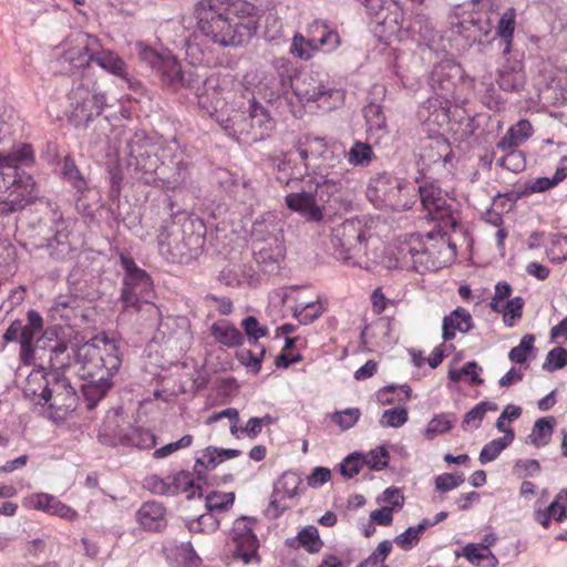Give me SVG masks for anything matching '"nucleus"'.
<instances>
[{
	"mask_svg": "<svg viewBox=\"0 0 567 567\" xmlns=\"http://www.w3.org/2000/svg\"><path fill=\"white\" fill-rule=\"evenodd\" d=\"M195 16L204 37L223 47H238L256 34L261 10L246 0H199Z\"/></svg>",
	"mask_w": 567,
	"mask_h": 567,
	"instance_id": "f257e3e1",
	"label": "nucleus"
},
{
	"mask_svg": "<svg viewBox=\"0 0 567 567\" xmlns=\"http://www.w3.org/2000/svg\"><path fill=\"white\" fill-rule=\"evenodd\" d=\"M404 259L417 271H435L451 264L455 256V246L446 234L431 231L425 235H410L401 248Z\"/></svg>",
	"mask_w": 567,
	"mask_h": 567,
	"instance_id": "f03ea898",
	"label": "nucleus"
},
{
	"mask_svg": "<svg viewBox=\"0 0 567 567\" xmlns=\"http://www.w3.org/2000/svg\"><path fill=\"white\" fill-rule=\"evenodd\" d=\"M80 352H83L85 355H91L92 358L96 357L99 362L94 365L101 369V375L83 385L87 408L93 409L96 402L101 400L112 386V377L121 367L118 346L115 340L101 336L85 343ZM91 377L94 378L93 373Z\"/></svg>",
	"mask_w": 567,
	"mask_h": 567,
	"instance_id": "7ed1b4c3",
	"label": "nucleus"
},
{
	"mask_svg": "<svg viewBox=\"0 0 567 567\" xmlns=\"http://www.w3.org/2000/svg\"><path fill=\"white\" fill-rule=\"evenodd\" d=\"M286 186L296 189L287 194L285 203L287 207L299 214L306 221L310 223H324L326 221V203L327 200L320 199L318 184L311 178L310 174L303 176H291Z\"/></svg>",
	"mask_w": 567,
	"mask_h": 567,
	"instance_id": "20e7f679",
	"label": "nucleus"
},
{
	"mask_svg": "<svg viewBox=\"0 0 567 567\" xmlns=\"http://www.w3.org/2000/svg\"><path fill=\"white\" fill-rule=\"evenodd\" d=\"M364 227L359 219H347L333 228L331 243L337 258L348 266L364 267L365 238Z\"/></svg>",
	"mask_w": 567,
	"mask_h": 567,
	"instance_id": "39448f33",
	"label": "nucleus"
},
{
	"mask_svg": "<svg viewBox=\"0 0 567 567\" xmlns=\"http://www.w3.org/2000/svg\"><path fill=\"white\" fill-rule=\"evenodd\" d=\"M70 116L76 126L86 125L87 122L102 114L106 106V96L90 78L75 82L69 93Z\"/></svg>",
	"mask_w": 567,
	"mask_h": 567,
	"instance_id": "423d86ee",
	"label": "nucleus"
},
{
	"mask_svg": "<svg viewBox=\"0 0 567 567\" xmlns=\"http://www.w3.org/2000/svg\"><path fill=\"white\" fill-rule=\"evenodd\" d=\"M301 103H316L319 109L330 111L342 102L343 94L330 87L316 72L299 73L290 86Z\"/></svg>",
	"mask_w": 567,
	"mask_h": 567,
	"instance_id": "0eeeda50",
	"label": "nucleus"
},
{
	"mask_svg": "<svg viewBox=\"0 0 567 567\" xmlns=\"http://www.w3.org/2000/svg\"><path fill=\"white\" fill-rule=\"evenodd\" d=\"M121 262L125 270L122 301L125 308L141 309L142 303L148 306V310L157 313V308L148 301L153 295V284L150 276L138 268L134 260L121 256Z\"/></svg>",
	"mask_w": 567,
	"mask_h": 567,
	"instance_id": "6e6552de",
	"label": "nucleus"
},
{
	"mask_svg": "<svg viewBox=\"0 0 567 567\" xmlns=\"http://www.w3.org/2000/svg\"><path fill=\"white\" fill-rule=\"evenodd\" d=\"M255 520L241 517L235 520L227 550L236 560L245 565L258 564L259 540L254 533Z\"/></svg>",
	"mask_w": 567,
	"mask_h": 567,
	"instance_id": "1a4fd4ad",
	"label": "nucleus"
},
{
	"mask_svg": "<svg viewBox=\"0 0 567 567\" xmlns=\"http://www.w3.org/2000/svg\"><path fill=\"white\" fill-rule=\"evenodd\" d=\"M44 406L54 422L65 420L76 409L78 395L68 379L53 375Z\"/></svg>",
	"mask_w": 567,
	"mask_h": 567,
	"instance_id": "9d476101",
	"label": "nucleus"
},
{
	"mask_svg": "<svg viewBox=\"0 0 567 567\" xmlns=\"http://www.w3.org/2000/svg\"><path fill=\"white\" fill-rule=\"evenodd\" d=\"M301 484V476L291 471L285 472L275 482L270 507L276 512V516H279L286 509L297 504L302 493Z\"/></svg>",
	"mask_w": 567,
	"mask_h": 567,
	"instance_id": "9b49d317",
	"label": "nucleus"
},
{
	"mask_svg": "<svg viewBox=\"0 0 567 567\" xmlns=\"http://www.w3.org/2000/svg\"><path fill=\"white\" fill-rule=\"evenodd\" d=\"M311 178L318 184L320 199L327 195V202L332 197L334 200H348L353 193V181L349 176V172H315Z\"/></svg>",
	"mask_w": 567,
	"mask_h": 567,
	"instance_id": "f8f14e48",
	"label": "nucleus"
},
{
	"mask_svg": "<svg viewBox=\"0 0 567 567\" xmlns=\"http://www.w3.org/2000/svg\"><path fill=\"white\" fill-rule=\"evenodd\" d=\"M367 13L385 28L389 33H394L402 23V10L399 0H359Z\"/></svg>",
	"mask_w": 567,
	"mask_h": 567,
	"instance_id": "ddd939ff",
	"label": "nucleus"
},
{
	"mask_svg": "<svg viewBox=\"0 0 567 567\" xmlns=\"http://www.w3.org/2000/svg\"><path fill=\"white\" fill-rule=\"evenodd\" d=\"M398 179L386 175H379L372 178L367 188V197L378 209L386 207H398L399 203L394 199Z\"/></svg>",
	"mask_w": 567,
	"mask_h": 567,
	"instance_id": "4468645a",
	"label": "nucleus"
},
{
	"mask_svg": "<svg viewBox=\"0 0 567 567\" xmlns=\"http://www.w3.org/2000/svg\"><path fill=\"white\" fill-rule=\"evenodd\" d=\"M24 505L49 515H55L69 522H73L79 517L75 509L62 503L56 496L48 493H35L25 497Z\"/></svg>",
	"mask_w": 567,
	"mask_h": 567,
	"instance_id": "2eb2a0df",
	"label": "nucleus"
},
{
	"mask_svg": "<svg viewBox=\"0 0 567 567\" xmlns=\"http://www.w3.org/2000/svg\"><path fill=\"white\" fill-rule=\"evenodd\" d=\"M419 196L431 219L443 220L451 216V207L447 204L446 195L434 184L420 186Z\"/></svg>",
	"mask_w": 567,
	"mask_h": 567,
	"instance_id": "dca6fc26",
	"label": "nucleus"
},
{
	"mask_svg": "<svg viewBox=\"0 0 567 567\" xmlns=\"http://www.w3.org/2000/svg\"><path fill=\"white\" fill-rule=\"evenodd\" d=\"M450 101L446 96H432L417 110V118L430 130L441 127L449 122Z\"/></svg>",
	"mask_w": 567,
	"mask_h": 567,
	"instance_id": "f3484780",
	"label": "nucleus"
},
{
	"mask_svg": "<svg viewBox=\"0 0 567 567\" xmlns=\"http://www.w3.org/2000/svg\"><path fill=\"white\" fill-rule=\"evenodd\" d=\"M526 83L524 64L518 59H507L498 69L497 84L499 89L507 92H518Z\"/></svg>",
	"mask_w": 567,
	"mask_h": 567,
	"instance_id": "a211bd4d",
	"label": "nucleus"
},
{
	"mask_svg": "<svg viewBox=\"0 0 567 567\" xmlns=\"http://www.w3.org/2000/svg\"><path fill=\"white\" fill-rule=\"evenodd\" d=\"M309 47L315 53L322 50L327 53L337 50L341 43L339 33L331 29L326 22L316 21L309 29Z\"/></svg>",
	"mask_w": 567,
	"mask_h": 567,
	"instance_id": "6ab92c4d",
	"label": "nucleus"
},
{
	"mask_svg": "<svg viewBox=\"0 0 567 567\" xmlns=\"http://www.w3.org/2000/svg\"><path fill=\"white\" fill-rule=\"evenodd\" d=\"M533 515L534 519L544 528L550 526L551 519L558 523L565 520L567 518V488L561 489L547 507L535 506Z\"/></svg>",
	"mask_w": 567,
	"mask_h": 567,
	"instance_id": "aec40b11",
	"label": "nucleus"
},
{
	"mask_svg": "<svg viewBox=\"0 0 567 567\" xmlns=\"http://www.w3.org/2000/svg\"><path fill=\"white\" fill-rule=\"evenodd\" d=\"M473 327V320L471 313L462 308L457 307L449 316L444 317L442 324V337L444 341L452 340L455 333H466Z\"/></svg>",
	"mask_w": 567,
	"mask_h": 567,
	"instance_id": "412c9836",
	"label": "nucleus"
},
{
	"mask_svg": "<svg viewBox=\"0 0 567 567\" xmlns=\"http://www.w3.org/2000/svg\"><path fill=\"white\" fill-rule=\"evenodd\" d=\"M51 381L47 379L43 369L33 370L27 378L24 395L35 404L44 408V400L50 391Z\"/></svg>",
	"mask_w": 567,
	"mask_h": 567,
	"instance_id": "4be33fe9",
	"label": "nucleus"
},
{
	"mask_svg": "<svg viewBox=\"0 0 567 567\" xmlns=\"http://www.w3.org/2000/svg\"><path fill=\"white\" fill-rule=\"evenodd\" d=\"M534 134V127L529 121L523 118L512 125L505 135L497 142L498 150L518 148Z\"/></svg>",
	"mask_w": 567,
	"mask_h": 567,
	"instance_id": "5701e85b",
	"label": "nucleus"
},
{
	"mask_svg": "<svg viewBox=\"0 0 567 567\" xmlns=\"http://www.w3.org/2000/svg\"><path fill=\"white\" fill-rule=\"evenodd\" d=\"M137 518L143 528L161 530L166 526L165 508L157 502H146L137 512Z\"/></svg>",
	"mask_w": 567,
	"mask_h": 567,
	"instance_id": "b1692460",
	"label": "nucleus"
},
{
	"mask_svg": "<svg viewBox=\"0 0 567 567\" xmlns=\"http://www.w3.org/2000/svg\"><path fill=\"white\" fill-rule=\"evenodd\" d=\"M295 148L300 159L305 162L306 171L309 167L306 162L308 158H326V154L328 153V144L324 138L309 135L300 137Z\"/></svg>",
	"mask_w": 567,
	"mask_h": 567,
	"instance_id": "393cba45",
	"label": "nucleus"
},
{
	"mask_svg": "<svg viewBox=\"0 0 567 567\" xmlns=\"http://www.w3.org/2000/svg\"><path fill=\"white\" fill-rule=\"evenodd\" d=\"M249 121L250 128L260 138L269 135L276 125L275 120L270 116L269 112L256 100L250 102Z\"/></svg>",
	"mask_w": 567,
	"mask_h": 567,
	"instance_id": "a878e982",
	"label": "nucleus"
},
{
	"mask_svg": "<svg viewBox=\"0 0 567 567\" xmlns=\"http://www.w3.org/2000/svg\"><path fill=\"white\" fill-rule=\"evenodd\" d=\"M156 71L172 85H192V81L185 79L178 61L169 52H165L164 60L158 68H156Z\"/></svg>",
	"mask_w": 567,
	"mask_h": 567,
	"instance_id": "bb28decb",
	"label": "nucleus"
},
{
	"mask_svg": "<svg viewBox=\"0 0 567 567\" xmlns=\"http://www.w3.org/2000/svg\"><path fill=\"white\" fill-rule=\"evenodd\" d=\"M449 153V142L445 138L439 136L430 138L424 144L420 156L424 164H435L440 162H445Z\"/></svg>",
	"mask_w": 567,
	"mask_h": 567,
	"instance_id": "cd10ccee",
	"label": "nucleus"
},
{
	"mask_svg": "<svg viewBox=\"0 0 567 567\" xmlns=\"http://www.w3.org/2000/svg\"><path fill=\"white\" fill-rule=\"evenodd\" d=\"M210 331L212 336L216 339V341L228 348H234L243 344V333L235 326L226 321L213 323Z\"/></svg>",
	"mask_w": 567,
	"mask_h": 567,
	"instance_id": "c85d7f7f",
	"label": "nucleus"
},
{
	"mask_svg": "<svg viewBox=\"0 0 567 567\" xmlns=\"http://www.w3.org/2000/svg\"><path fill=\"white\" fill-rule=\"evenodd\" d=\"M169 238V235L164 234L158 237V249L163 256L181 262L193 256L192 249L187 248L188 244L179 245L176 236L173 241Z\"/></svg>",
	"mask_w": 567,
	"mask_h": 567,
	"instance_id": "c756f323",
	"label": "nucleus"
},
{
	"mask_svg": "<svg viewBox=\"0 0 567 567\" xmlns=\"http://www.w3.org/2000/svg\"><path fill=\"white\" fill-rule=\"evenodd\" d=\"M363 113L370 136L381 137L386 131V121L382 107L370 103L364 107Z\"/></svg>",
	"mask_w": 567,
	"mask_h": 567,
	"instance_id": "7c9ffc66",
	"label": "nucleus"
},
{
	"mask_svg": "<svg viewBox=\"0 0 567 567\" xmlns=\"http://www.w3.org/2000/svg\"><path fill=\"white\" fill-rule=\"evenodd\" d=\"M93 61L105 71L127 80L125 62L112 51H102L94 55Z\"/></svg>",
	"mask_w": 567,
	"mask_h": 567,
	"instance_id": "2f4dec72",
	"label": "nucleus"
},
{
	"mask_svg": "<svg viewBox=\"0 0 567 567\" xmlns=\"http://www.w3.org/2000/svg\"><path fill=\"white\" fill-rule=\"evenodd\" d=\"M555 420L553 416H546L538 419L529 434V441L536 447L546 446L554 432Z\"/></svg>",
	"mask_w": 567,
	"mask_h": 567,
	"instance_id": "473e14b6",
	"label": "nucleus"
},
{
	"mask_svg": "<svg viewBox=\"0 0 567 567\" xmlns=\"http://www.w3.org/2000/svg\"><path fill=\"white\" fill-rule=\"evenodd\" d=\"M497 410V405L493 402H480L472 410H470L463 421L462 427L465 431L476 430L481 426L483 419L485 417L488 411L495 412Z\"/></svg>",
	"mask_w": 567,
	"mask_h": 567,
	"instance_id": "72a5a7b5",
	"label": "nucleus"
},
{
	"mask_svg": "<svg viewBox=\"0 0 567 567\" xmlns=\"http://www.w3.org/2000/svg\"><path fill=\"white\" fill-rule=\"evenodd\" d=\"M516 24V11L514 8H508L499 18L497 24V34L505 41L506 47L504 53L508 54L512 47L513 35Z\"/></svg>",
	"mask_w": 567,
	"mask_h": 567,
	"instance_id": "f704fd0d",
	"label": "nucleus"
},
{
	"mask_svg": "<svg viewBox=\"0 0 567 567\" xmlns=\"http://www.w3.org/2000/svg\"><path fill=\"white\" fill-rule=\"evenodd\" d=\"M514 437V432H507V435L485 444L480 453V462L487 464L494 461L513 442Z\"/></svg>",
	"mask_w": 567,
	"mask_h": 567,
	"instance_id": "c9c22d12",
	"label": "nucleus"
},
{
	"mask_svg": "<svg viewBox=\"0 0 567 567\" xmlns=\"http://www.w3.org/2000/svg\"><path fill=\"white\" fill-rule=\"evenodd\" d=\"M456 422L453 413H441L435 415L427 424L424 436L426 440H433L435 436L449 432Z\"/></svg>",
	"mask_w": 567,
	"mask_h": 567,
	"instance_id": "e433bc0d",
	"label": "nucleus"
},
{
	"mask_svg": "<svg viewBox=\"0 0 567 567\" xmlns=\"http://www.w3.org/2000/svg\"><path fill=\"white\" fill-rule=\"evenodd\" d=\"M374 157L371 146L363 142H355L346 153L348 163L352 166L365 167Z\"/></svg>",
	"mask_w": 567,
	"mask_h": 567,
	"instance_id": "4c0bfd02",
	"label": "nucleus"
},
{
	"mask_svg": "<svg viewBox=\"0 0 567 567\" xmlns=\"http://www.w3.org/2000/svg\"><path fill=\"white\" fill-rule=\"evenodd\" d=\"M315 297L308 288L289 287L284 292L282 301L289 306L293 313L295 309H300L305 303L313 301Z\"/></svg>",
	"mask_w": 567,
	"mask_h": 567,
	"instance_id": "58836bf2",
	"label": "nucleus"
},
{
	"mask_svg": "<svg viewBox=\"0 0 567 567\" xmlns=\"http://www.w3.org/2000/svg\"><path fill=\"white\" fill-rule=\"evenodd\" d=\"M430 527V519H423L416 526H411L394 539L395 544L403 550L412 549L420 540L422 533Z\"/></svg>",
	"mask_w": 567,
	"mask_h": 567,
	"instance_id": "ea45409f",
	"label": "nucleus"
},
{
	"mask_svg": "<svg viewBox=\"0 0 567 567\" xmlns=\"http://www.w3.org/2000/svg\"><path fill=\"white\" fill-rule=\"evenodd\" d=\"M324 311L323 303L319 297H315V300L305 303L302 308L295 309L292 316L301 323L309 324L318 319Z\"/></svg>",
	"mask_w": 567,
	"mask_h": 567,
	"instance_id": "a19ab883",
	"label": "nucleus"
},
{
	"mask_svg": "<svg viewBox=\"0 0 567 567\" xmlns=\"http://www.w3.org/2000/svg\"><path fill=\"white\" fill-rule=\"evenodd\" d=\"M504 156L497 161V165L513 173H519L526 167L525 155L517 148L501 150Z\"/></svg>",
	"mask_w": 567,
	"mask_h": 567,
	"instance_id": "79ce46f5",
	"label": "nucleus"
},
{
	"mask_svg": "<svg viewBox=\"0 0 567 567\" xmlns=\"http://www.w3.org/2000/svg\"><path fill=\"white\" fill-rule=\"evenodd\" d=\"M62 59L72 68L80 69L93 61L94 54L90 53L87 43L81 41L76 48L66 51Z\"/></svg>",
	"mask_w": 567,
	"mask_h": 567,
	"instance_id": "37998d69",
	"label": "nucleus"
},
{
	"mask_svg": "<svg viewBox=\"0 0 567 567\" xmlns=\"http://www.w3.org/2000/svg\"><path fill=\"white\" fill-rule=\"evenodd\" d=\"M359 408H348L329 414V419L341 430L347 431L353 427L360 420Z\"/></svg>",
	"mask_w": 567,
	"mask_h": 567,
	"instance_id": "c03bdc74",
	"label": "nucleus"
},
{
	"mask_svg": "<svg viewBox=\"0 0 567 567\" xmlns=\"http://www.w3.org/2000/svg\"><path fill=\"white\" fill-rule=\"evenodd\" d=\"M172 475L159 476L157 474L148 475L144 478L143 486L153 494L173 496Z\"/></svg>",
	"mask_w": 567,
	"mask_h": 567,
	"instance_id": "a18cd8bd",
	"label": "nucleus"
},
{
	"mask_svg": "<svg viewBox=\"0 0 567 567\" xmlns=\"http://www.w3.org/2000/svg\"><path fill=\"white\" fill-rule=\"evenodd\" d=\"M481 372L482 368L475 361H470L460 369H450L449 378L453 382H458L467 377L472 384H482L483 379L480 377Z\"/></svg>",
	"mask_w": 567,
	"mask_h": 567,
	"instance_id": "49530a36",
	"label": "nucleus"
},
{
	"mask_svg": "<svg viewBox=\"0 0 567 567\" xmlns=\"http://www.w3.org/2000/svg\"><path fill=\"white\" fill-rule=\"evenodd\" d=\"M43 329V319L40 313L35 310L28 311V323L22 326V342L23 347H28V343H33L34 338L41 333Z\"/></svg>",
	"mask_w": 567,
	"mask_h": 567,
	"instance_id": "de8ad7c7",
	"label": "nucleus"
},
{
	"mask_svg": "<svg viewBox=\"0 0 567 567\" xmlns=\"http://www.w3.org/2000/svg\"><path fill=\"white\" fill-rule=\"evenodd\" d=\"M275 68L277 70V73L280 78V89L276 94H270L268 96L269 101H274L277 96L280 94L286 93L287 89L291 86V83L293 82L292 79V65L291 63L286 59H277L275 61Z\"/></svg>",
	"mask_w": 567,
	"mask_h": 567,
	"instance_id": "09e8293b",
	"label": "nucleus"
},
{
	"mask_svg": "<svg viewBox=\"0 0 567 567\" xmlns=\"http://www.w3.org/2000/svg\"><path fill=\"white\" fill-rule=\"evenodd\" d=\"M235 502L233 492H212L206 497V507L209 512L227 511Z\"/></svg>",
	"mask_w": 567,
	"mask_h": 567,
	"instance_id": "8fccbe9b",
	"label": "nucleus"
},
{
	"mask_svg": "<svg viewBox=\"0 0 567 567\" xmlns=\"http://www.w3.org/2000/svg\"><path fill=\"white\" fill-rule=\"evenodd\" d=\"M300 545L309 553H318L323 543L320 539L319 532L315 526H306L298 533Z\"/></svg>",
	"mask_w": 567,
	"mask_h": 567,
	"instance_id": "3c124183",
	"label": "nucleus"
},
{
	"mask_svg": "<svg viewBox=\"0 0 567 567\" xmlns=\"http://www.w3.org/2000/svg\"><path fill=\"white\" fill-rule=\"evenodd\" d=\"M217 122L229 136H237L238 134L250 133L246 127V121L243 114L238 112H236L231 116H227L226 118L218 115Z\"/></svg>",
	"mask_w": 567,
	"mask_h": 567,
	"instance_id": "603ef678",
	"label": "nucleus"
},
{
	"mask_svg": "<svg viewBox=\"0 0 567 567\" xmlns=\"http://www.w3.org/2000/svg\"><path fill=\"white\" fill-rule=\"evenodd\" d=\"M172 489H174V495L179 493L190 492L188 497L195 496V489L198 487L195 486L193 475L189 472L181 471L175 474H172Z\"/></svg>",
	"mask_w": 567,
	"mask_h": 567,
	"instance_id": "864d4df0",
	"label": "nucleus"
},
{
	"mask_svg": "<svg viewBox=\"0 0 567 567\" xmlns=\"http://www.w3.org/2000/svg\"><path fill=\"white\" fill-rule=\"evenodd\" d=\"M62 174L65 179L72 184L78 192H84L86 189V182L73 159L65 157L62 167Z\"/></svg>",
	"mask_w": 567,
	"mask_h": 567,
	"instance_id": "5fc2aeb1",
	"label": "nucleus"
},
{
	"mask_svg": "<svg viewBox=\"0 0 567 567\" xmlns=\"http://www.w3.org/2000/svg\"><path fill=\"white\" fill-rule=\"evenodd\" d=\"M523 307L524 300L522 297H515L504 303L503 311L498 312L503 313V321L507 327H513L516 320L522 317Z\"/></svg>",
	"mask_w": 567,
	"mask_h": 567,
	"instance_id": "6e6d98bb",
	"label": "nucleus"
},
{
	"mask_svg": "<svg viewBox=\"0 0 567 567\" xmlns=\"http://www.w3.org/2000/svg\"><path fill=\"white\" fill-rule=\"evenodd\" d=\"M535 337L525 334L517 347L509 351V360L515 363H525L532 350L534 349Z\"/></svg>",
	"mask_w": 567,
	"mask_h": 567,
	"instance_id": "4d7b16f0",
	"label": "nucleus"
},
{
	"mask_svg": "<svg viewBox=\"0 0 567 567\" xmlns=\"http://www.w3.org/2000/svg\"><path fill=\"white\" fill-rule=\"evenodd\" d=\"M364 465L374 471H381L388 466L389 452L383 446H379L368 453H361Z\"/></svg>",
	"mask_w": 567,
	"mask_h": 567,
	"instance_id": "13d9d810",
	"label": "nucleus"
},
{
	"mask_svg": "<svg viewBox=\"0 0 567 567\" xmlns=\"http://www.w3.org/2000/svg\"><path fill=\"white\" fill-rule=\"evenodd\" d=\"M567 365V349L556 347L551 349L543 363V369L548 372L560 370Z\"/></svg>",
	"mask_w": 567,
	"mask_h": 567,
	"instance_id": "bf43d9fd",
	"label": "nucleus"
},
{
	"mask_svg": "<svg viewBox=\"0 0 567 567\" xmlns=\"http://www.w3.org/2000/svg\"><path fill=\"white\" fill-rule=\"evenodd\" d=\"M408 410L405 408H394L385 410L380 419L382 426L400 427L408 422Z\"/></svg>",
	"mask_w": 567,
	"mask_h": 567,
	"instance_id": "052dcab7",
	"label": "nucleus"
},
{
	"mask_svg": "<svg viewBox=\"0 0 567 567\" xmlns=\"http://www.w3.org/2000/svg\"><path fill=\"white\" fill-rule=\"evenodd\" d=\"M127 443L138 449H150L156 444V439L150 430L135 427L127 437Z\"/></svg>",
	"mask_w": 567,
	"mask_h": 567,
	"instance_id": "680f3d73",
	"label": "nucleus"
},
{
	"mask_svg": "<svg viewBox=\"0 0 567 567\" xmlns=\"http://www.w3.org/2000/svg\"><path fill=\"white\" fill-rule=\"evenodd\" d=\"M197 99L199 107L210 115L216 114L221 104L218 93L215 91L214 86L206 87L205 92L198 94Z\"/></svg>",
	"mask_w": 567,
	"mask_h": 567,
	"instance_id": "e2e57ef3",
	"label": "nucleus"
},
{
	"mask_svg": "<svg viewBox=\"0 0 567 567\" xmlns=\"http://www.w3.org/2000/svg\"><path fill=\"white\" fill-rule=\"evenodd\" d=\"M290 53L302 60H309L315 55V50L309 47V38L306 39L302 34H295L290 45Z\"/></svg>",
	"mask_w": 567,
	"mask_h": 567,
	"instance_id": "0e129e2a",
	"label": "nucleus"
},
{
	"mask_svg": "<svg viewBox=\"0 0 567 567\" xmlns=\"http://www.w3.org/2000/svg\"><path fill=\"white\" fill-rule=\"evenodd\" d=\"M486 549L475 543L466 544L461 551H456V557L463 556L471 564L482 566L485 559Z\"/></svg>",
	"mask_w": 567,
	"mask_h": 567,
	"instance_id": "69168bd1",
	"label": "nucleus"
},
{
	"mask_svg": "<svg viewBox=\"0 0 567 567\" xmlns=\"http://www.w3.org/2000/svg\"><path fill=\"white\" fill-rule=\"evenodd\" d=\"M241 327L245 330L246 336L248 337L249 342L254 341L255 343L262 337H265L268 332L267 327L261 326L258 320L249 316L241 321Z\"/></svg>",
	"mask_w": 567,
	"mask_h": 567,
	"instance_id": "338daca9",
	"label": "nucleus"
},
{
	"mask_svg": "<svg viewBox=\"0 0 567 567\" xmlns=\"http://www.w3.org/2000/svg\"><path fill=\"white\" fill-rule=\"evenodd\" d=\"M364 466V460L361 456V453H353L347 456L340 465V472L343 476L348 478H352Z\"/></svg>",
	"mask_w": 567,
	"mask_h": 567,
	"instance_id": "774afa93",
	"label": "nucleus"
}]
</instances>
